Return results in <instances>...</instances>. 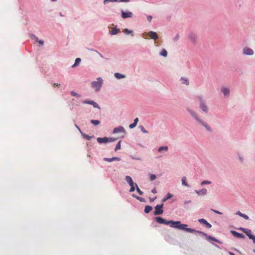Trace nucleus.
Returning <instances> with one entry per match:
<instances>
[{
  "label": "nucleus",
  "mask_w": 255,
  "mask_h": 255,
  "mask_svg": "<svg viewBox=\"0 0 255 255\" xmlns=\"http://www.w3.org/2000/svg\"><path fill=\"white\" fill-rule=\"evenodd\" d=\"M170 227L177 228L180 230H182L185 231L188 233H198L203 235L205 236H207V234L204 233L201 231H197L195 229L188 228L187 227L188 226L186 224H181L180 221H173L172 220L169 221V225Z\"/></svg>",
  "instance_id": "f257e3e1"
},
{
  "label": "nucleus",
  "mask_w": 255,
  "mask_h": 255,
  "mask_svg": "<svg viewBox=\"0 0 255 255\" xmlns=\"http://www.w3.org/2000/svg\"><path fill=\"white\" fill-rule=\"evenodd\" d=\"M103 80L101 78H98L97 81H94L92 83V86L96 91H99L103 84Z\"/></svg>",
  "instance_id": "f03ea898"
},
{
  "label": "nucleus",
  "mask_w": 255,
  "mask_h": 255,
  "mask_svg": "<svg viewBox=\"0 0 255 255\" xmlns=\"http://www.w3.org/2000/svg\"><path fill=\"white\" fill-rule=\"evenodd\" d=\"M197 99L200 102V108L205 113H207L208 111V108L205 104L204 99L201 96H198Z\"/></svg>",
  "instance_id": "7ed1b4c3"
},
{
  "label": "nucleus",
  "mask_w": 255,
  "mask_h": 255,
  "mask_svg": "<svg viewBox=\"0 0 255 255\" xmlns=\"http://www.w3.org/2000/svg\"><path fill=\"white\" fill-rule=\"evenodd\" d=\"M240 230L245 233L250 239L252 240L254 243H255V236L252 235V231L251 230L243 228H241Z\"/></svg>",
  "instance_id": "20e7f679"
},
{
  "label": "nucleus",
  "mask_w": 255,
  "mask_h": 255,
  "mask_svg": "<svg viewBox=\"0 0 255 255\" xmlns=\"http://www.w3.org/2000/svg\"><path fill=\"white\" fill-rule=\"evenodd\" d=\"M163 206V204L156 205L155 207V211H154V214L155 215L162 214L163 212V210H162Z\"/></svg>",
  "instance_id": "39448f33"
},
{
  "label": "nucleus",
  "mask_w": 255,
  "mask_h": 255,
  "mask_svg": "<svg viewBox=\"0 0 255 255\" xmlns=\"http://www.w3.org/2000/svg\"><path fill=\"white\" fill-rule=\"evenodd\" d=\"M155 220L157 222L161 224L169 225V221H166L164 219L160 217H157L155 218Z\"/></svg>",
  "instance_id": "423d86ee"
},
{
  "label": "nucleus",
  "mask_w": 255,
  "mask_h": 255,
  "mask_svg": "<svg viewBox=\"0 0 255 255\" xmlns=\"http://www.w3.org/2000/svg\"><path fill=\"white\" fill-rule=\"evenodd\" d=\"M132 15L133 14L131 12H125L123 10L122 11V17L123 18H130Z\"/></svg>",
  "instance_id": "0eeeda50"
},
{
  "label": "nucleus",
  "mask_w": 255,
  "mask_h": 255,
  "mask_svg": "<svg viewBox=\"0 0 255 255\" xmlns=\"http://www.w3.org/2000/svg\"><path fill=\"white\" fill-rule=\"evenodd\" d=\"M243 53L245 55H252L254 54V51L250 48L245 47L243 49Z\"/></svg>",
  "instance_id": "6e6552de"
},
{
  "label": "nucleus",
  "mask_w": 255,
  "mask_h": 255,
  "mask_svg": "<svg viewBox=\"0 0 255 255\" xmlns=\"http://www.w3.org/2000/svg\"><path fill=\"white\" fill-rule=\"evenodd\" d=\"M198 222L202 224L205 225L206 227L208 229L212 227V225L204 219H200L198 220Z\"/></svg>",
  "instance_id": "1a4fd4ad"
},
{
  "label": "nucleus",
  "mask_w": 255,
  "mask_h": 255,
  "mask_svg": "<svg viewBox=\"0 0 255 255\" xmlns=\"http://www.w3.org/2000/svg\"><path fill=\"white\" fill-rule=\"evenodd\" d=\"M147 35H148L151 39L154 40H156L158 38V36L157 33L155 32L151 31L148 32Z\"/></svg>",
  "instance_id": "9d476101"
},
{
  "label": "nucleus",
  "mask_w": 255,
  "mask_h": 255,
  "mask_svg": "<svg viewBox=\"0 0 255 255\" xmlns=\"http://www.w3.org/2000/svg\"><path fill=\"white\" fill-rule=\"evenodd\" d=\"M125 129L123 127H119L118 128H115L113 130V133H118V132H125Z\"/></svg>",
  "instance_id": "9b49d317"
},
{
  "label": "nucleus",
  "mask_w": 255,
  "mask_h": 255,
  "mask_svg": "<svg viewBox=\"0 0 255 255\" xmlns=\"http://www.w3.org/2000/svg\"><path fill=\"white\" fill-rule=\"evenodd\" d=\"M97 140L98 142L99 143H107L108 142L109 138L107 137H98L97 138Z\"/></svg>",
  "instance_id": "f8f14e48"
},
{
  "label": "nucleus",
  "mask_w": 255,
  "mask_h": 255,
  "mask_svg": "<svg viewBox=\"0 0 255 255\" xmlns=\"http://www.w3.org/2000/svg\"><path fill=\"white\" fill-rule=\"evenodd\" d=\"M83 103L92 105L94 108L100 109V107L99 106L98 104L93 101H85Z\"/></svg>",
  "instance_id": "ddd939ff"
},
{
  "label": "nucleus",
  "mask_w": 255,
  "mask_h": 255,
  "mask_svg": "<svg viewBox=\"0 0 255 255\" xmlns=\"http://www.w3.org/2000/svg\"><path fill=\"white\" fill-rule=\"evenodd\" d=\"M231 233L234 236H235L237 238L241 239H244L245 238V236L243 234L239 233L236 231H232Z\"/></svg>",
  "instance_id": "4468645a"
},
{
  "label": "nucleus",
  "mask_w": 255,
  "mask_h": 255,
  "mask_svg": "<svg viewBox=\"0 0 255 255\" xmlns=\"http://www.w3.org/2000/svg\"><path fill=\"white\" fill-rule=\"evenodd\" d=\"M195 192L199 195H205L207 194V190L206 188H203L200 190H195Z\"/></svg>",
  "instance_id": "2eb2a0df"
},
{
  "label": "nucleus",
  "mask_w": 255,
  "mask_h": 255,
  "mask_svg": "<svg viewBox=\"0 0 255 255\" xmlns=\"http://www.w3.org/2000/svg\"><path fill=\"white\" fill-rule=\"evenodd\" d=\"M188 111L189 112V113L191 114V115L195 118V119L198 121V122H200V121L201 120L197 116V114L194 112L193 111L191 110H189L188 109Z\"/></svg>",
  "instance_id": "dca6fc26"
},
{
  "label": "nucleus",
  "mask_w": 255,
  "mask_h": 255,
  "mask_svg": "<svg viewBox=\"0 0 255 255\" xmlns=\"http://www.w3.org/2000/svg\"><path fill=\"white\" fill-rule=\"evenodd\" d=\"M221 91L225 96H228L230 93V90L227 88H222Z\"/></svg>",
  "instance_id": "f3484780"
},
{
  "label": "nucleus",
  "mask_w": 255,
  "mask_h": 255,
  "mask_svg": "<svg viewBox=\"0 0 255 255\" xmlns=\"http://www.w3.org/2000/svg\"><path fill=\"white\" fill-rule=\"evenodd\" d=\"M199 123L200 124H201L203 127H204L207 130L210 131H211V128L209 126H208L207 124L204 123L202 120H200Z\"/></svg>",
  "instance_id": "a211bd4d"
},
{
  "label": "nucleus",
  "mask_w": 255,
  "mask_h": 255,
  "mask_svg": "<svg viewBox=\"0 0 255 255\" xmlns=\"http://www.w3.org/2000/svg\"><path fill=\"white\" fill-rule=\"evenodd\" d=\"M115 77L117 78V79H122V78H124L126 77L125 75H123V74H121L119 73H115Z\"/></svg>",
  "instance_id": "6ab92c4d"
},
{
  "label": "nucleus",
  "mask_w": 255,
  "mask_h": 255,
  "mask_svg": "<svg viewBox=\"0 0 255 255\" xmlns=\"http://www.w3.org/2000/svg\"><path fill=\"white\" fill-rule=\"evenodd\" d=\"M237 214H238V215H239L240 216L243 217V218H244L246 220H248L249 219V217L246 215V214H243L242 213H241V212L240 211H238L237 213Z\"/></svg>",
  "instance_id": "aec40b11"
},
{
  "label": "nucleus",
  "mask_w": 255,
  "mask_h": 255,
  "mask_svg": "<svg viewBox=\"0 0 255 255\" xmlns=\"http://www.w3.org/2000/svg\"><path fill=\"white\" fill-rule=\"evenodd\" d=\"M168 149V146H160L158 149V151L159 152H162L163 150L165 151H167Z\"/></svg>",
  "instance_id": "412c9836"
},
{
  "label": "nucleus",
  "mask_w": 255,
  "mask_h": 255,
  "mask_svg": "<svg viewBox=\"0 0 255 255\" xmlns=\"http://www.w3.org/2000/svg\"><path fill=\"white\" fill-rule=\"evenodd\" d=\"M152 209V207L147 205L145 207L144 212L145 213H149Z\"/></svg>",
  "instance_id": "4be33fe9"
},
{
  "label": "nucleus",
  "mask_w": 255,
  "mask_h": 255,
  "mask_svg": "<svg viewBox=\"0 0 255 255\" xmlns=\"http://www.w3.org/2000/svg\"><path fill=\"white\" fill-rule=\"evenodd\" d=\"M81 60L80 58H76L75 61V63L72 66V67L73 68L76 66H77L81 62Z\"/></svg>",
  "instance_id": "5701e85b"
},
{
  "label": "nucleus",
  "mask_w": 255,
  "mask_h": 255,
  "mask_svg": "<svg viewBox=\"0 0 255 255\" xmlns=\"http://www.w3.org/2000/svg\"><path fill=\"white\" fill-rule=\"evenodd\" d=\"M125 180L129 184L133 182L131 177L128 175L126 176Z\"/></svg>",
  "instance_id": "b1692460"
},
{
  "label": "nucleus",
  "mask_w": 255,
  "mask_h": 255,
  "mask_svg": "<svg viewBox=\"0 0 255 255\" xmlns=\"http://www.w3.org/2000/svg\"><path fill=\"white\" fill-rule=\"evenodd\" d=\"M182 184L185 186L188 187L189 185L186 182V177H183L182 178Z\"/></svg>",
  "instance_id": "393cba45"
},
{
  "label": "nucleus",
  "mask_w": 255,
  "mask_h": 255,
  "mask_svg": "<svg viewBox=\"0 0 255 255\" xmlns=\"http://www.w3.org/2000/svg\"><path fill=\"white\" fill-rule=\"evenodd\" d=\"M120 31V30L117 29L116 28H114L112 29V31H111V34L113 35H115L117 34Z\"/></svg>",
  "instance_id": "a878e982"
},
{
  "label": "nucleus",
  "mask_w": 255,
  "mask_h": 255,
  "mask_svg": "<svg viewBox=\"0 0 255 255\" xmlns=\"http://www.w3.org/2000/svg\"><path fill=\"white\" fill-rule=\"evenodd\" d=\"M160 55L166 57L167 55V52L165 49H162V50L160 52Z\"/></svg>",
  "instance_id": "bb28decb"
},
{
  "label": "nucleus",
  "mask_w": 255,
  "mask_h": 255,
  "mask_svg": "<svg viewBox=\"0 0 255 255\" xmlns=\"http://www.w3.org/2000/svg\"><path fill=\"white\" fill-rule=\"evenodd\" d=\"M100 121L99 120H92L91 121V123L93 124L95 126H97L100 124Z\"/></svg>",
  "instance_id": "cd10ccee"
},
{
  "label": "nucleus",
  "mask_w": 255,
  "mask_h": 255,
  "mask_svg": "<svg viewBox=\"0 0 255 255\" xmlns=\"http://www.w3.org/2000/svg\"><path fill=\"white\" fill-rule=\"evenodd\" d=\"M81 134L84 138H86L88 140H90L93 137V136H89L87 134H86L85 133H83L82 132L81 133Z\"/></svg>",
  "instance_id": "c85d7f7f"
},
{
  "label": "nucleus",
  "mask_w": 255,
  "mask_h": 255,
  "mask_svg": "<svg viewBox=\"0 0 255 255\" xmlns=\"http://www.w3.org/2000/svg\"><path fill=\"white\" fill-rule=\"evenodd\" d=\"M121 141H119L118 143L117 144L115 150L117 151L118 150L120 149L121 148Z\"/></svg>",
  "instance_id": "c756f323"
},
{
  "label": "nucleus",
  "mask_w": 255,
  "mask_h": 255,
  "mask_svg": "<svg viewBox=\"0 0 255 255\" xmlns=\"http://www.w3.org/2000/svg\"><path fill=\"white\" fill-rule=\"evenodd\" d=\"M207 239H209V240H211L212 241H213L214 242H217V243H220L219 240H218L217 239H215V238L213 237H211V236H208L207 237Z\"/></svg>",
  "instance_id": "7c9ffc66"
},
{
  "label": "nucleus",
  "mask_w": 255,
  "mask_h": 255,
  "mask_svg": "<svg viewBox=\"0 0 255 255\" xmlns=\"http://www.w3.org/2000/svg\"><path fill=\"white\" fill-rule=\"evenodd\" d=\"M181 80L183 83L187 85H189V81L187 79L181 78Z\"/></svg>",
  "instance_id": "2f4dec72"
},
{
  "label": "nucleus",
  "mask_w": 255,
  "mask_h": 255,
  "mask_svg": "<svg viewBox=\"0 0 255 255\" xmlns=\"http://www.w3.org/2000/svg\"><path fill=\"white\" fill-rule=\"evenodd\" d=\"M172 196H173L172 194H171V193H168L167 195V197L163 199V201H166L167 200L171 198Z\"/></svg>",
  "instance_id": "473e14b6"
},
{
  "label": "nucleus",
  "mask_w": 255,
  "mask_h": 255,
  "mask_svg": "<svg viewBox=\"0 0 255 255\" xmlns=\"http://www.w3.org/2000/svg\"><path fill=\"white\" fill-rule=\"evenodd\" d=\"M141 131L144 133H147L148 131L144 128V127L142 126L140 127Z\"/></svg>",
  "instance_id": "72a5a7b5"
},
{
  "label": "nucleus",
  "mask_w": 255,
  "mask_h": 255,
  "mask_svg": "<svg viewBox=\"0 0 255 255\" xmlns=\"http://www.w3.org/2000/svg\"><path fill=\"white\" fill-rule=\"evenodd\" d=\"M211 182L208 180H205L201 182V185H204L205 184H210Z\"/></svg>",
  "instance_id": "f704fd0d"
},
{
  "label": "nucleus",
  "mask_w": 255,
  "mask_h": 255,
  "mask_svg": "<svg viewBox=\"0 0 255 255\" xmlns=\"http://www.w3.org/2000/svg\"><path fill=\"white\" fill-rule=\"evenodd\" d=\"M119 0H104V3L106 4L109 2H117Z\"/></svg>",
  "instance_id": "c9c22d12"
},
{
  "label": "nucleus",
  "mask_w": 255,
  "mask_h": 255,
  "mask_svg": "<svg viewBox=\"0 0 255 255\" xmlns=\"http://www.w3.org/2000/svg\"><path fill=\"white\" fill-rule=\"evenodd\" d=\"M71 94L73 96H75V97H80V95H79L78 94H77V93L74 92V91H72L71 92Z\"/></svg>",
  "instance_id": "e433bc0d"
},
{
  "label": "nucleus",
  "mask_w": 255,
  "mask_h": 255,
  "mask_svg": "<svg viewBox=\"0 0 255 255\" xmlns=\"http://www.w3.org/2000/svg\"><path fill=\"white\" fill-rule=\"evenodd\" d=\"M135 186L136 187V189L137 192L140 194L142 195L143 194V192L140 190V189L138 188L136 184H135Z\"/></svg>",
  "instance_id": "4c0bfd02"
},
{
  "label": "nucleus",
  "mask_w": 255,
  "mask_h": 255,
  "mask_svg": "<svg viewBox=\"0 0 255 255\" xmlns=\"http://www.w3.org/2000/svg\"><path fill=\"white\" fill-rule=\"evenodd\" d=\"M150 178L151 181H153L156 179V175L154 174H150Z\"/></svg>",
  "instance_id": "58836bf2"
},
{
  "label": "nucleus",
  "mask_w": 255,
  "mask_h": 255,
  "mask_svg": "<svg viewBox=\"0 0 255 255\" xmlns=\"http://www.w3.org/2000/svg\"><path fill=\"white\" fill-rule=\"evenodd\" d=\"M137 125L134 123L129 125V127L130 128H133L136 126Z\"/></svg>",
  "instance_id": "ea45409f"
},
{
  "label": "nucleus",
  "mask_w": 255,
  "mask_h": 255,
  "mask_svg": "<svg viewBox=\"0 0 255 255\" xmlns=\"http://www.w3.org/2000/svg\"><path fill=\"white\" fill-rule=\"evenodd\" d=\"M104 160L105 161H108V162H112V161H113L112 158H104Z\"/></svg>",
  "instance_id": "a19ab883"
},
{
  "label": "nucleus",
  "mask_w": 255,
  "mask_h": 255,
  "mask_svg": "<svg viewBox=\"0 0 255 255\" xmlns=\"http://www.w3.org/2000/svg\"><path fill=\"white\" fill-rule=\"evenodd\" d=\"M36 40L37 42H38L40 44L43 45L44 44V42L42 40H38V38L36 37Z\"/></svg>",
  "instance_id": "79ce46f5"
},
{
  "label": "nucleus",
  "mask_w": 255,
  "mask_h": 255,
  "mask_svg": "<svg viewBox=\"0 0 255 255\" xmlns=\"http://www.w3.org/2000/svg\"><path fill=\"white\" fill-rule=\"evenodd\" d=\"M116 140V138H109L108 142H114V141H115Z\"/></svg>",
  "instance_id": "37998d69"
},
{
  "label": "nucleus",
  "mask_w": 255,
  "mask_h": 255,
  "mask_svg": "<svg viewBox=\"0 0 255 255\" xmlns=\"http://www.w3.org/2000/svg\"><path fill=\"white\" fill-rule=\"evenodd\" d=\"M112 159H113V161H114V160L120 161L121 160V158L119 157H114L112 158Z\"/></svg>",
  "instance_id": "c03bdc74"
},
{
  "label": "nucleus",
  "mask_w": 255,
  "mask_h": 255,
  "mask_svg": "<svg viewBox=\"0 0 255 255\" xmlns=\"http://www.w3.org/2000/svg\"><path fill=\"white\" fill-rule=\"evenodd\" d=\"M124 32H125V33H130L132 32L131 31H129L128 29H125L124 30Z\"/></svg>",
  "instance_id": "a18cd8bd"
},
{
  "label": "nucleus",
  "mask_w": 255,
  "mask_h": 255,
  "mask_svg": "<svg viewBox=\"0 0 255 255\" xmlns=\"http://www.w3.org/2000/svg\"><path fill=\"white\" fill-rule=\"evenodd\" d=\"M152 16H150V15H148L147 17V19L148 20V21H149V22L151 21V19H152Z\"/></svg>",
  "instance_id": "49530a36"
},
{
  "label": "nucleus",
  "mask_w": 255,
  "mask_h": 255,
  "mask_svg": "<svg viewBox=\"0 0 255 255\" xmlns=\"http://www.w3.org/2000/svg\"><path fill=\"white\" fill-rule=\"evenodd\" d=\"M212 211H213L214 212L217 213V214H222V213H221L220 212H219L218 211H217V210H213V209H212Z\"/></svg>",
  "instance_id": "de8ad7c7"
},
{
  "label": "nucleus",
  "mask_w": 255,
  "mask_h": 255,
  "mask_svg": "<svg viewBox=\"0 0 255 255\" xmlns=\"http://www.w3.org/2000/svg\"><path fill=\"white\" fill-rule=\"evenodd\" d=\"M138 122V119L137 118H135L134 120V124H136V125H137V123Z\"/></svg>",
  "instance_id": "09e8293b"
},
{
  "label": "nucleus",
  "mask_w": 255,
  "mask_h": 255,
  "mask_svg": "<svg viewBox=\"0 0 255 255\" xmlns=\"http://www.w3.org/2000/svg\"><path fill=\"white\" fill-rule=\"evenodd\" d=\"M151 192H152L153 193H154V194L156 193L157 191H156V188H153V189L152 190Z\"/></svg>",
  "instance_id": "8fccbe9b"
},
{
  "label": "nucleus",
  "mask_w": 255,
  "mask_h": 255,
  "mask_svg": "<svg viewBox=\"0 0 255 255\" xmlns=\"http://www.w3.org/2000/svg\"><path fill=\"white\" fill-rule=\"evenodd\" d=\"M135 190V188L134 187H130V189L129 190V192H133Z\"/></svg>",
  "instance_id": "3c124183"
},
{
  "label": "nucleus",
  "mask_w": 255,
  "mask_h": 255,
  "mask_svg": "<svg viewBox=\"0 0 255 255\" xmlns=\"http://www.w3.org/2000/svg\"><path fill=\"white\" fill-rule=\"evenodd\" d=\"M119 2H128L129 0H119Z\"/></svg>",
  "instance_id": "603ef678"
},
{
  "label": "nucleus",
  "mask_w": 255,
  "mask_h": 255,
  "mask_svg": "<svg viewBox=\"0 0 255 255\" xmlns=\"http://www.w3.org/2000/svg\"><path fill=\"white\" fill-rule=\"evenodd\" d=\"M191 200H187V201H185L184 202V204H189V203H191Z\"/></svg>",
  "instance_id": "864d4df0"
},
{
  "label": "nucleus",
  "mask_w": 255,
  "mask_h": 255,
  "mask_svg": "<svg viewBox=\"0 0 255 255\" xmlns=\"http://www.w3.org/2000/svg\"><path fill=\"white\" fill-rule=\"evenodd\" d=\"M75 127H76V128H77L79 130V131L81 133H82V131H81V130L80 128H79V127L77 125H75Z\"/></svg>",
  "instance_id": "5fc2aeb1"
},
{
  "label": "nucleus",
  "mask_w": 255,
  "mask_h": 255,
  "mask_svg": "<svg viewBox=\"0 0 255 255\" xmlns=\"http://www.w3.org/2000/svg\"><path fill=\"white\" fill-rule=\"evenodd\" d=\"M134 197H135L136 199H137L138 200H140V201H142V200L141 199V198L139 197H137V196H134Z\"/></svg>",
  "instance_id": "6e6d98bb"
},
{
  "label": "nucleus",
  "mask_w": 255,
  "mask_h": 255,
  "mask_svg": "<svg viewBox=\"0 0 255 255\" xmlns=\"http://www.w3.org/2000/svg\"><path fill=\"white\" fill-rule=\"evenodd\" d=\"M129 185H130V187H134V183H133V182H132V183H130Z\"/></svg>",
  "instance_id": "4d7b16f0"
},
{
  "label": "nucleus",
  "mask_w": 255,
  "mask_h": 255,
  "mask_svg": "<svg viewBox=\"0 0 255 255\" xmlns=\"http://www.w3.org/2000/svg\"><path fill=\"white\" fill-rule=\"evenodd\" d=\"M60 85V84H56V83H54V84H53V86L54 87H55V86L58 87V86H59Z\"/></svg>",
  "instance_id": "13d9d810"
},
{
  "label": "nucleus",
  "mask_w": 255,
  "mask_h": 255,
  "mask_svg": "<svg viewBox=\"0 0 255 255\" xmlns=\"http://www.w3.org/2000/svg\"><path fill=\"white\" fill-rule=\"evenodd\" d=\"M229 254L230 255H235L234 253H233L232 252H229Z\"/></svg>",
  "instance_id": "bf43d9fd"
},
{
  "label": "nucleus",
  "mask_w": 255,
  "mask_h": 255,
  "mask_svg": "<svg viewBox=\"0 0 255 255\" xmlns=\"http://www.w3.org/2000/svg\"><path fill=\"white\" fill-rule=\"evenodd\" d=\"M154 199H150V202H153L154 201Z\"/></svg>",
  "instance_id": "052dcab7"
},
{
  "label": "nucleus",
  "mask_w": 255,
  "mask_h": 255,
  "mask_svg": "<svg viewBox=\"0 0 255 255\" xmlns=\"http://www.w3.org/2000/svg\"><path fill=\"white\" fill-rule=\"evenodd\" d=\"M143 37H144V38H146V39L147 38L145 36V35H144Z\"/></svg>",
  "instance_id": "680f3d73"
},
{
  "label": "nucleus",
  "mask_w": 255,
  "mask_h": 255,
  "mask_svg": "<svg viewBox=\"0 0 255 255\" xmlns=\"http://www.w3.org/2000/svg\"><path fill=\"white\" fill-rule=\"evenodd\" d=\"M253 252L255 253V250H254Z\"/></svg>",
  "instance_id": "e2e57ef3"
},
{
  "label": "nucleus",
  "mask_w": 255,
  "mask_h": 255,
  "mask_svg": "<svg viewBox=\"0 0 255 255\" xmlns=\"http://www.w3.org/2000/svg\"><path fill=\"white\" fill-rule=\"evenodd\" d=\"M52 1H55L56 0H52Z\"/></svg>",
  "instance_id": "0e129e2a"
}]
</instances>
